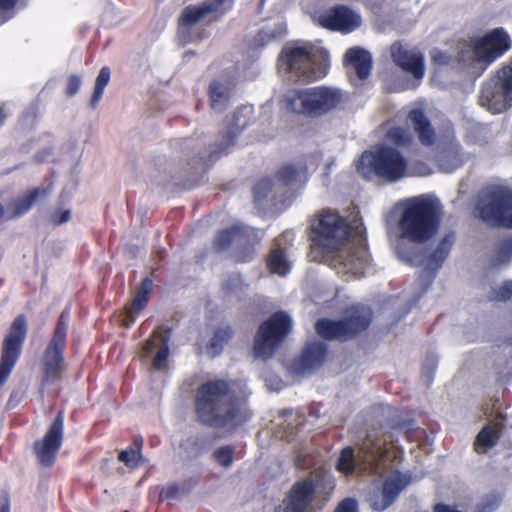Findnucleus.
I'll return each mask as SVG.
<instances>
[{"mask_svg": "<svg viewBox=\"0 0 512 512\" xmlns=\"http://www.w3.org/2000/svg\"><path fill=\"white\" fill-rule=\"evenodd\" d=\"M371 320V311L364 306L354 307L348 316L340 321L322 319L316 322V332L327 340H347L365 330Z\"/></svg>", "mask_w": 512, "mask_h": 512, "instance_id": "nucleus-13", "label": "nucleus"}, {"mask_svg": "<svg viewBox=\"0 0 512 512\" xmlns=\"http://www.w3.org/2000/svg\"><path fill=\"white\" fill-rule=\"evenodd\" d=\"M432 58L435 63L440 65H446L449 63V57L440 51H433Z\"/></svg>", "mask_w": 512, "mask_h": 512, "instance_id": "nucleus-55", "label": "nucleus"}, {"mask_svg": "<svg viewBox=\"0 0 512 512\" xmlns=\"http://www.w3.org/2000/svg\"><path fill=\"white\" fill-rule=\"evenodd\" d=\"M512 296V281H505L498 289L492 291L491 298L497 301H505Z\"/></svg>", "mask_w": 512, "mask_h": 512, "instance_id": "nucleus-43", "label": "nucleus"}, {"mask_svg": "<svg viewBox=\"0 0 512 512\" xmlns=\"http://www.w3.org/2000/svg\"><path fill=\"white\" fill-rule=\"evenodd\" d=\"M267 264L270 271L278 275H285L290 271L291 261L285 250L281 248V237L275 239L274 247L267 258Z\"/></svg>", "mask_w": 512, "mask_h": 512, "instance_id": "nucleus-30", "label": "nucleus"}, {"mask_svg": "<svg viewBox=\"0 0 512 512\" xmlns=\"http://www.w3.org/2000/svg\"><path fill=\"white\" fill-rule=\"evenodd\" d=\"M276 191H279L276 183L270 179H263L254 188V201L260 204L269 195L274 197Z\"/></svg>", "mask_w": 512, "mask_h": 512, "instance_id": "nucleus-37", "label": "nucleus"}, {"mask_svg": "<svg viewBox=\"0 0 512 512\" xmlns=\"http://www.w3.org/2000/svg\"><path fill=\"white\" fill-rule=\"evenodd\" d=\"M64 438V414L59 411L42 439L33 444V451L39 464L51 467L56 462L57 454Z\"/></svg>", "mask_w": 512, "mask_h": 512, "instance_id": "nucleus-16", "label": "nucleus"}, {"mask_svg": "<svg viewBox=\"0 0 512 512\" xmlns=\"http://www.w3.org/2000/svg\"><path fill=\"white\" fill-rule=\"evenodd\" d=\"M147 302H148V297L137 293L136 296L134 297L132 303L127 308L132 310L133 312H135V314H138L145 307Z\"/></svg>", "mask_w": 512, "mask_h": 512, "instance_id": "nucleus-48", "label": "nucleus"}, {"mask_svg": "<svg viewBox=\"0 0 512 512\" xmlns=\"http://www.w3.org/2000/svg\"><path fill=\"white\" fill-rule=\"evenodd\" d=\"M231 336L232 330L230 327H223L216 330L210 343L211 348L216 354L222 350L224 344L227 343Z\"/></svg>", "mask_w": 512, "mask_h": 512, "instance_id": "nucleus-39", "label": "nucleus"}, {"mask_svg": "<svg viewBox=\"0 0 512 512\" xmlns=\"http://www.w3.org/2000/svg\"><path fill=\"white\" fill-rule=\"evenodd\" d=\"M500 433L496 425H486L478 433L474 442L477 453H485L494 447L499 439Z\"/></svg>", "mask_w": 512, "mask_h": 512, "instance_id": "nucleus-33", "label": "nucleus"}, {"mask_svg": "<svg viewBox=\"0 0 512 512\" xmlns=\"http://www.w3.org/2000/svg\"><path fill=\"white\" fill-rule=\"evenodd\" d=\"M266 386L273 391H278L282 389L283 382L277 376L271 375L270 377H265Z\"/></svg>", "mask_w": 512, "mask_h": 512, "instance_id": "nucleus-52", "label": "nucleus"}, {"mask_svg": "<svg viewBox=\"0 0 512 512\" xmlns=\"http://www.w3.org/2000/svg\"><path fill=\"white\" fill-rule=\"evenodd\" d=\"M318 23L325 28L348 33L361 25V17L345 6H338L322 13Z\"/></svg>", "mask_w": 512, "mask_h": 512, "instance_id": "nucleus-19", "label": "nucleus"}, {"mask_svg": "<svg viewBox=\"0 0 512 512\" xmlns=\"http://www.w3.org/2000/svg\"><path fill=\"white\" fill-rule=\"evenodd\" d=\"M81 86V78L77 75H71L67 79L65 94L68 97L74 96Z\"/></svg>", "mask_w": 512, "mask_h": 512, "instance_id": "nucleus-46", "label": "nucleus"}, {"mask_svg": "<svg viewBox=\"0 0 512 512\" xmlns=\"http://www.w3.org/2000/svg\"><path fill=\"white\" fill-rule=\"evenodd\" d=\"M137 315L138 314H135V312H133L132 310L126 308V314H125L124 318L122 319V325L124 327L128 328L131 325V323L134 322Z\"/></svg>", "mask_w": 512, "mask_h": 512, "instance_id": "nucleus-57", "label": "nucleus"}, {"mask_svg": "<svg viewBox=\"0 0 512 512\" xmlns=\"http://www.w3.org/2000/svg\"><path fill=\"white\" fill-rule=\"evenodd\" d=\"M327 51L317 46L287 44L279 57V70L292 82H309L326 74Z\"/></svg>", "mask_w": 512, "mask_h": 512, "instance_id": "nucleus-4", "label": "nucleus"}, {"mask_svg": "<svg viewBox=\"0 0 512 512\" xmlns=\"http://www.w3.org/2000/svg\"><path fill=\"white\" fill-rule=\"evenodd\" d=\"M178 486L173 484V485H169L165 488H163L160 492V499L161 500H165V499H171V498H174L175 495L177 494L178 492Z\"/></svg>", "mask_w": 512, "mask_h": 512, "instance_id": "nucleus-53", "label": "nucleus"}, {"mask_svg": "<svg viewBox=\"0 0 512 512\" xmlns=\"http://www.w3.org/2000/svg\"><path fill=\"white\" fill-rule=\"evenodd\" d=\"M326 351V345L322 342L308 344L302 355L291 363V372L301 375L311 373L322 364Z\"/></svg>", "mask_w": 512, "mask_h": 512, "instance_id": "nucleus-22", "label": "nucleus"}, {"mask_svg": "<svg viewBox=\"0 0 512 512\" xmlns=\"http://www.w3.org/2000/svg\"><path fill=\"white\" fill-rule=\"evenodd\" d=\"M462 162V154L457 148H452L448 151H445L439 156L440 166L446 172H450L456 169L462 164Z\"/></svg>", "mask_w": 512, "mask_h": 512, "instance_id": "nucleus-36", "label": "nucleus"}, {"mask_svg": "<svg viewBox=\"0 0 512 512\" xmlns=\"http://www.w3.org/2000/svg\"><path fill=\"white\" fill-rule=\"evenodd\" d=\"M108 463H109V459L105 458L101 461V469L103 472H107L108 470Z\"/></svg>", "mask_w": 512, "mask_h": 512, "instance_id": "nucleus-60", "label": "nucleus"}, {"mask_svg": "<svg viewBox=\"0 0 512 512\" xmlns=\"http://www.w3.org/2000/svg\"><path fill=\"white\" fill-rule=\"evenodd\" d=\"M136 445V448H129L121 451L118 456V460L123 462L129 468L137 467L141 459L140 447L142 445V441L140 440Z\"/></svg>", "mask_w": 512, "mask_h": 512, "instance_id": "nucleus-38", "label": "nucleus"}, {"mask_svg": "<svg viewBox=\"0 0 512 512\" xmlns=\"http://www.w3.org/2000/svg\"><path fill=\"white\" fill-rule=\"evenodd\" d=\"M256 238L257 235L254 229L235 225L219 232L214 243L219 250H225L231 245H235L236 248H244L246 255L240 257V259L245 260L252 253V247L256 242Z\"/></svg>", "mask_w": 512, "mask_h": 512, "instance_id": "nucleus-18", "label": "nucleus"}, {"mask_svg": "<svg viewBox=\"0 0 512 512\" xmlns=\"http://www.w3.org/2000/svg\"><path fill=\"white\" fill-rule=\"evenodd\" d=\"M479 103L493 113H501L512 106V60L483 85Z\"/></svg>", "mask_w": 512, "mask_h": 512, "instance_id": "nucleus-12", "label": "nucleus"}, {"mask_svg": "<svg viewBox=\"0 0 512 512\" xmlns=\"http://www.w3.org/2000/svg\"><path fill=\"white\" fill-rule=\"evenodd\" d=\"M334 512H357V503L351 498H346L339 503Z\"/></svg>", "mask_w": 512, "mask_h": 512, "instance_id": "nucleus-49", "label": "nucleus"}, {"mask_svg": "<svg viewBox=\"0 0 512 512\" xmlns=\"http://www.w3.org/2000/svg\"><path fill=\"white\" fill-rule=\"evenodd\" d=\"M239 285V279L237 277L235 278H230L228 279L224 284H223V289L227 292V293H233L237 286Z\"/></svg>", "mask_w": 512, "mask_h": 512, "instance_id": "nucleus-56", "label": "nucleus"}, {"mask_svg": "<svg viewBox=\"0 0 512 512\" xmlns=\"http://www.w3.org/2000/svg\"><path fill=\"white\" fill-rule=\"evenodd\" d=\"M110 80V69L108 67H103L98 74V99L104 89V87L108 84Z\"/></svg>", "mask_w": 512, "mask_h": 512, "instance_id": "nucleus-47", "label": "nucleus"}, {"mask_svg": "<svg viewBox=\"0 0 512 512\" xmlns=\"http://www.w3.org/2000/svg\"><path fill=\"white\" fill-rule=\"evenodd\" d=\"M239 134L234 129L223 128L220 137L209 147V160H216L220 156L229 153L237 144Z\"/></svg>", "mask_w": 512, "mask_h": 512, "instance_id": "nucleus-29", "label": "nucleus"}, {"mask_svg": "<svg viewBox=\"0 0 512 512\" xmlns=\"http://www.w3.org/2000/svg\"><path fill=\"white\" fill-rule=\"evenodd\" d=\"M52 188V184L34 187L12 200L8 205L9 219H16L28 213L40 199L46 198L52 192Z\"/></svg>", "mask_w": 512, "mask_h": 512, "instance_id": "nucleus-23", "label": "nucleus"}, {"mask_svg": "<svg viewBox=\"0 0 512 512\" xmlns=\"http://www.w3.org/2000/svg\"><path fill=\"white\" fill-rule=\"evenodd\" d=\"M499 500L496 496H491L479 504L481 512H492L498 506Z\"/></svg>", "mask_w": 512, "mask_h": 512, "instance_id": "nucleus-50", "label": "nucleus"}, {"mask_svg": "<svg viewBox=\"0 0 512 512\" xmlns=\"http://www.w3.org/2000/svg\"><path fill=\"white\" fill-rule=\"evenodd\" d=\"M512 258V243L505 241L502 242L497 248L493 264L495 266L506 264Z\"/></svg>", "mask_w": 512, "mask_h": 512, "instance_id": "nucleus-40", "label": "nucleus"}, {"mask_svg": "<svg viewBox=\"0 0 512 512\" xmlns=\"http://www.w3.org/2000/svg\"><path fill=\"white\" fill-rule=\"evenodd\" d=\"M5 209L4 206L0 203V220L4 217Z\"/></svg>", "mask_w": 512, "mask_h": 512, "instance_id": "nucleus-62", "label": "nucleus"}, {"mask_svg": "<svg viewBox=\"0 0 512 512\" xmlns=\"http://www.w3.org/2000/svg\"><path fill=\"white\" fill-rule=\"evenodd\" d=\"M195 412L201 423L228 432L251 415L245 401L236 397L233 385L223 380L208 381L198 388Z\"/></svg>", "mask_w": 512, "mask_h": 512, "instance_id": "nucleus-2", "label": "nucleus"}, {"mask_svg": "<svg viewBox=\"0 0 512 512\" xmlns=\"http://www.w3.org/2000/svg\"><path fill=\"white\" fill-rule=\"evenodd\" d=\"M168 342V331H166L164 334L154 332L152 338L147 340L142 347V354L145 357H148L152 351L156 349V354L152 360L153 368L156 370H163L167 366V359L169 354Z\"/></svg>", "mask_w": 512, "mask_h": 512, "instance_id": "nucleus-26", "label": "nucleus"}, {"mask_svg": "<svg viewBox=\"0 0 512 512\" xmlns=\"http://www.w3.org/2000/svg\"><path fill=\"white\" fill-rule=\"evenodd\" d=\"M393 62L403 71L411 74L414 79L420 80L424 76L423 56L416 50H410L400 43L392 44L390 48Z\"/></svg>", "mask_w": 512, "mask_h": 512, "instance_id": "nucleus-21", "label": "nucleus"}, {"mask_svg": "<svg viewBox=\"0 0 512 512\" xmlns=\"http://www.w3.org/2000/svg\"><path fill=\"white\" fill-rule=\"evenodd\" d=\"M29 0H0V26L11 20L19 10L27 7Z\"/></svg>", "mask_w": 512, "mask_h": 512, "instance_id": "nucleus-34", "label": "nucleus"}, {"mask_svg": "<svg viewBox=\"0 0 512 512\" xmlns=\"http://www.w3.org/2000/svg\"><path fill=\"white\" fill-rule=\"evenodd\" d=\"M333 488L334 480L331 474L325 469H316L308 478L293 485L275 512H312L315 495H328Z\"/></svg>", "mask_w": 512, "mask_h": 512, "instance_id": "nucleus-8", "label": "nucleus"}, {"mask_svg": "<svg viewBox=\"0 0 512 512\" xmlns=\"http://www.w3.org/2000/svg\"><path fill=\"white\" fill-rule=\"evenodd\" d=\"M28 333V322L24 314L17 315L5 335L0 354V387L10 376L20 358Z\"/></svg>", "mask_w": 512, "mask_h": 512, "instance_id": "nucleus-14", "label": "nucleus"}, {"mask_svg": "<svg viewBox=\"0 0 512 512\" xmlns=\"http://www.w3.org/2000/svg\"><path fill=\"white\" fill-rule=\"evenodd\" d=\"M229 3L230 0H206L200 5L184 8L180 16V30H186L199 21L217 19Z\"/></svg>", "mask_w": 512, "mask_h": 512, "instance_id": "nucleus-17", "label": "nucleus"}, {"mask_svg": "<svg viewBox=\"0 0 512 512\" xmlns=\"http://www.w3.org/2000/svg\"><path fill=\"white\" fill-rule=\"evenodd\" d=\"M441 205L430 195L408 198L402 202L398 226L400 237L413 243H424L438 231Z\"/></svg>", "mask_w": 512, "mask_h": 512, "instance_id": "nucleus-3", "label": "nucleus"}, {"mask_svg": "<svg viewBox=\"0 0 512 512\" xmlns=\"http://www.w3.org/2000/svg\"><path fill=\"white\" fill-rule=\"evenodd\" d=\"M253 108L251 106H242L237 108L233 114L226 118L225 127L234 129L237 134L250 125L252 120Z\"/></svg>", "mask_w": 512, "mask_h": 512, "instance_id": "nucleus-32", "label": "nucleus"}, {"mask_svg": "<svg viewBox=\"0 0 512 512\" xmlns=\"http://www.w3.org/2000/svg\"><path fill=\"white\" fill-rule=\"evenodd\" d=\"M478 210L484 222L512 228V191L502 188L491 191L480 200Z\"/></svg>", "mask_w": 512, "mask_h": 512, "instance_id": "nucleus-15", "label": "nucleus"}, {"mask_svg": "<svg viewBox=\"0 0 512 512\" xmlns=\"http://www.w3.org/2000/svg\"><path fill=\"white\" fill-rule=\"evenodd\" d=\"M7 112L3 106L0 105V127H2L7 119Z\"/></svg>", "mask_w": 512, "mask_h": 512, "instance_id": "nucleus-58", "label": "nucleus"}, {"mask_svg": "<svg viewBox=\"0 0 512 512\" xmlns=\"http://www.w3.org/2000/svg\"><path fill=\"white\" fill-rule=\"evenodd\" d=\"M69 319L70 309L67 307L61 312L54 328L52 337L49 340L43 353V385L55 383L62 379V375L65 370L64 352L67 345Z\"/></svg>", "mask_w": 512, "mask_h": 512, "instance_id": "nucleus-10", "label": "nucleus"}, {"mask_svg": "<svg viewBox=\"0 0 512 512\" xmlns=\"http://www.w3.org/2000/svg\"><path fill=\"white\" fill-rule=\"evenodd\" d=\"M95 103H96V86L94 87L93 92L91 94V98H90V104L92 106H94Z\"/></svg>", "mask_w": 512, "mask_h": 512, "instance_id": "nucleus-61", "label": "nucleus"}, {"mask_svg": "<svg viewBox=\"0 0 512 512\" xmlns=\"http://www.w3.org/2000/svg\"><path fill=\"white\" fill-rule=\"evenodd\" d=\"M409 121L418 135L420 142L425 146L435 143L436 135L430 121L420 110H413L409 113Z\"/></svg>", "mask_w": 512, "mask_h": 512, "instance_id": "nucleus-28", "label": "nucleus"}, {"mask_svg": "<svg viewBox=\"0 0 512 512\" xmlns=\"http://www.w3.org/2000/svg\"><path fill=\"white\" fill-rule=\"evenodd\" d=\"M70 219L71 211L69 209L55 210L49 216V221L54 226H59L61 224L67 223Z\"/></svg>", "mask_w": 512, "mask_h": 512, "instance_id": "nucleus-44", "label": "nucleus"}, {"mask_svg": "<svg viewBox=\"0 0 512 512\" xmlns=\"http://www.w3.org/2000/svg\"><path fill=\"white\" fill-rule=\"evenodd\" d=\"M435 366H436V361L433 358L427 359L426 363L423 366L422 373L427 378L428 381H430L433 377Z\"/></svg>", "mask_w": 512, "mask_h": 512, "instance_id": "nucleus-51", "label": "nucleus"}, {"mask_svg": "<svg viewBox=\"0 0 512 512\" xmlns=\"http://www.w3.org/2000/svg\"><path fill=\"white\" fill-rule=\"evenodd\" d=\"M347 72L355 74L359 80L366 79L372 68V58L366 50L353 47L347 50L344 57Z\"/></svg>", "mask_w": 512, "mask_h": 512, "instance_id": "nucleus-25", "label": "nucleus"}, {"mask_svg": "<svg viewBox=\"0 0 512 512\" xmlns=\"http://www.w3.org/2000/svg\"><path fill=\"white\" fill-rule=\"evenodd\" d=\"M343 100V92L332 86L291 89L282 97V103L288 111L310 118H319L330 113Z\"/></svg>", "mask_w": 512, "mask_h": 512, "instance_id": "nucleus-7", "label": "nucleus"}, {"mask_svg": "<svg viewBox=\"0 0 512 512\" xmlns=\"http://www.w3.org/2000/svg\"><path fill=\"white\" fill-rule=\"evenodd\" d=\"M455 235L448 233L444 235L438 242L435 249L432 251H425L423 255L418 259V264L423 266L429 271H438L445 259L448 257L451 248L454 245Z\"/></svg>", "mask_w": 512, "mask_h": 512, "instance_id": "nucleus-24", "label": "nucleus"}, {"mask_svg": "<svg viewBox=\"0 0 512 512\" xmlns=\"http://www.w3.org/2000/svg\"><path fill=\"white\" fill-rule=\"evenodd\" d=\"M317 245L330 253V265L351 276H361L368 266L365 228L360 220L350 226L337 213L323 210L313 224Z\"/></svg>", "mask_w": 512, "mask_h": 512, "instance_id": "nucleus-1", "label": "nucleus"}, {"mask_svg": "<svg viewBox=\"0 0 512 512\" xmlns=\"http://www.w3.org/2000/svg\"><path fill=\"white\" fill-rule=\"evenodd\" d=\"M213 457L221 466L229 467L233 462V449L229 446L220 447L215 450Z\"/></svg>", "mask_w": 512, "mask_h": 512, "instance_id": "nucleus-41", "label": "nucleus"}, {"mask_svg": "<svg viewBox=\"0 0 512 512\" xmlns=\"http://www.w3.org/2000/svg\"><path fill=\"white\" fill-rule=\"evenodd\" d=\"M153 287V282L150 278L146 277L142 280L141 285L138 288L137 293L148 297Z\"/></svg>", "mask_w": 512, "mask_h": 512, "instance_id": "nucleus-54", "label": "nucleus"}, {"mask_svg": "<svg viewBox=\"0 0 512 512\" xmlns=\"http://www.w3.org/2000/svg\"><path fill=\"white\" fill-rule=\"evenodd\" d=\"M357 172L365 179L374 176L394 183L410 175H426L429 173L426 166L410 172L406 158L395 148L383 146L375 152L365 151L356 163Z\"/></svg>", "mask_w": 512, "mask_h": 512, "instance_id": "nucleus-6", "label": "nucleus"}, {"mask_svg": "<svg viewBox=\"0 0 512 512\" xmlns=\"http://www.w3.org/2000/svg\"><path fill=\"white\" fill-rule=\"evenodd\" d=\"M0 512H10V510H9V506H8V505L2 506V507L0 508Z\"/></svg>", "mask_w": 512, "mask_h": 512, "instance_id": "nucleus-63", "label": "nucleus"}, {"mask_svg": "<svg viewBox=\"0 0 512 512\" xmlns=\"http://www.w3.org/2000/svg\"><path fill=\"white\" fill-rule=\"evenodd\" d=\"M119 21V13L117 9L110 4L106 9L103 11L102 15V23L104 25L111 26Z\"/></svg>", "mask_w": 512, "mask_h": 512, "instance_id": "nucleus-45", "label": "nucleus"}, {"mask_svg": "<svg viewBox=\"0 0 512 512\" xmlns=\"http://www.w3.org/2000/svg\"><path fill=\"white\" fill-rule=\"evenodd\" d=\"M124 512H129L128 510H125Z\"/></svg>", "mask_w": 512, "mask_h": 512, "instance_id": "nucleus-64", "label": "nucleus"}, {"mask_svg": "<svg viewBox=\"0 0 512 512\" xmlns=\"http://www.w3.org/2000/svg\"><path fill=\"white\" fill-rule=\"evenodd\" d=\"M208 444L205 436L198 433L191 434L180 443V455L185 459L196 458L207 449Z\"/></svg>", "mask_w": 512, "mask_h": 512, "instance_id": "nucleus-31", "label": "nucleus"}, {"mask_svg": "<svg viewBox=\"0 0 512 512\" xmlns=\"http://www.w3.org/2000/svg\"><path fill=\"white\" fill-rule=\"evenodd\" d=\"M404 486L405 483H402L400 476L393 475L384 481L381 489L377 486L372 487L366 496V501L373 510L383 511L395 501Z\"/></svg>", "mask_w": 512, "mask_h": 512, "instance_id": "nucleus-20", "label": "nucleus"}, {"mask_svg": "<svg viewBox=\"0 0 512 512\" xmlns=\"http://www.w3.org/2000/svg\"><path fill=\"white\" fill-rule=\"evenodd\" d=\"M303 173L293 165L283 166L277 174V188L282 190V186H292L301 180Z\"/></svg>", "mask_w": 512, "mask_h": 512, "instance_id": "nucleus-35", "label": "nucleus"}, {"mask_svg": "<svg viewBox=\"0 0 512 512\" xmlns=\"http://www.w3.org/2000/svg\"><path fill=\"white\" fill-rule=\"evenodd\" d=\"M388 138L398 146H406L411 142V136L402 128L390 129Z\"/></svg>", "mask_w": 512, "mask_h": 512, "instance_id": "nucleus-42", "label": "nucleus"}, {"mask_svg": "<svg viewBox=\"0 0 512 512\" xmlns=\"http://www.w3.org/2000/svg\"><path fill=\"white\" fill-rule=\"evenodd\" d=\"M283 429L285 430L286 438L289 439V437L293 434V427L291 424H287L283 427Z\"/></svg>", "mask_w": 512, "mask_h": 512, "instance_id": "nucleus-59", "label": "nucleus"}, {"mask_svg": "<svg viewBox=\"0 0 512 512\" xmlns=\"http://www.w3.org/2000/svg\"><path fill=\"white\" fill-rule=\"evenodd\" d=\"M231 92V83L227 79H215L209 87L211 108L216 112L226 109Z\"/></svg>", "mask_w": 512, "mask_h": 512, "instance_id": "nucleus-27", "label": "nucleus"}, {"mask_svg": "<svg viewBox=\"0 0 512 512\" xmlns=\"http://www.w3.org/2000/svg\"><path fill=\"white\" fill-rule=\"evenodd\" d=\"M387 439L379 437L376 432H369L361 443L357 444V453L352 447L342 449L337 469L346 475L355 472H367L383 477L387 470L385 456Z\"/></svg>", "mask_w": 512, "mask_h": 512, "instance_id": "nucleus-5", "label": "nucleus"}, {"mask_svg": "<svg viewBox=\"0 0 512 512\" xmlns=\"http://www.w3.org/2000/svg\"><path fill=\"white\" fill-rule=\"evenodd\" d=\"M292 320L285 312L274 313L258 329L254 340V355L266 360L278 349L285 337L291 332Z\"/></svg>", "mask_w": 512, "mask_h": 512, "instance_id": "nucleus-11", "label": "nucleus"}, {"mask_svg": "<svg viewBox=\"0 0 512 512\" xmlns=\"http://www.w3.org/2000/svg\"><path fill=\"white\" fill-rule=\"evenodd\" d=\"M510 48V38L502 28H496L482 38L457 47V61L463 64L476 63L484 70L496 58Z\"/></svg>", "mask_w": 512, "mask_h": 512, "instance_id": "nucleus-9", "label": "nucleus"}]
</instances>
